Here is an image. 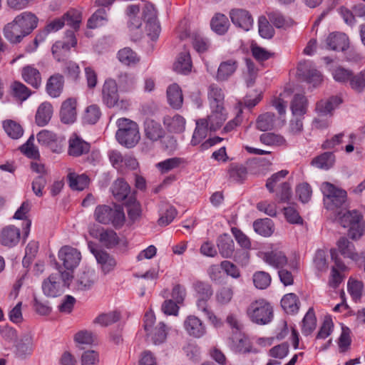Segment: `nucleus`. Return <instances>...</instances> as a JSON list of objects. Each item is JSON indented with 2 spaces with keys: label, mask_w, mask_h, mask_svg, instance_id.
<instances>
[{
  "label": "nucleus",
  "mask_w": 365,
  "mask_h": 365,
  "mask_svg": "<svg viewBox=\"0 0 365 365\" xmlns=\"http://www.w3.org/2000/svg\"><path fill=\"white\" fill-rule=\"evenodd\" d=\"M252 227L257 234L263 237H269L274 232V224L269 218L257 220Z\"/></svg>",
  "instance_id": "44"
},
{
  "label": "nucleus",
  "mask_w": 365,
  "mask_h": 365,
  "mask_svg": "<svg viewBox=\"0 0 365 365\" xmlns=\"http://www.w3.org/2000/svg\"><path fill=\"white\" fill-rule=\"evenodd\" d=\"M227 118V113L225 108L211 109V113L207 118H204L207 122V126L211 131L220 129Z\"/></svg>",
  "instance_id": "28"
},
{
  "label": "nucleus",
  "mask_w": 365,
  "mask_h": 365,
  "mask_svg": "<svg viewBox=\"0 0 365 365\" xmlns=\"http://www.w3.org/2000/svg\"><path fill=\"white\" fill-rule=\"evenodd\" d=\"M91 252L95 256L96 261L101 266L103 274H107L113 271L117 265V262L113 256L103 250L91 248Z\"/></svg>",
  "instance_id": "17"
},
{
  "label": "nucleus",
  "mask_w": 365,
  "mask_h": 365,
  "mask_svg": "<svg viewBox=\"0 0 365 365\" xmlns=\"http://www.w3.org/2000/svg\"><path fill=\"white\" fill-rule=\"evenodd\" d=\"M182 162L180 158H171L157 163L156 167L162 173H167L179 167Z\"/></svg>",
  "instance_id": "61"
},
{
  "label": "nucleus",
  "mask_w": 365,
  "mask_h": 365,
  "mask_svg": "<svg viewBox=\"0 0 365 365\" xmlns=\"http://www.w3.org/2000/svg\"><path fill=\"white\" fill-rule=\"evenodd\" d=\"M103 101L109 108L119 106L118 86L115 80L108 79L105 81L103 89Z\"/></svg>",
  "instance_id": "14"
},
{
  "label": "nucleus",
  "mask_w": 365,
  "mask_h": 365,
  "mask_svg": "<svg viewBox=\"0 0 365 365\" xmlns=\"http://www.w3.org/2000/svg\"><path fill=\"white\" fill-rule=\"evenodd\" d=\"M64 20V24L73 28L74 30H78L80 28L81 23V13L76 9H70L61 16Z\"/></svg>",
  "instance_id": "51"
},
{
  "label": "nucleus",
  "mask_w": 365,
  "mask_h": 365,
  "mask_svg": "<svg viewBox=\"0 0 365 365\" xmlns=\"http://www.w3.org/2000/svg\"><path fill=\"white\" fill-rule=\"evenodd\" d=\"M209 127L205 119H199L196 121V128L194 131L191 143L193 145L199 144L207 136Z\"/></svg>",
  "instance_id": "49"
},
{
  "label": "nucleus",
  "mask_w": 365,
  "mask_h": 365,
  "mask_svg": "<svg viewBox=\"0 0 365 365\" xmlns=\"http://www.w3.org/2000/svg\"><path fill=\"white\" fill-rule=\"evenodd\" d=\"M232 24L245 31L251 29V15L250 11L243 9H232L229 12Z\"/></svg>",
  "instance_id": "15"
},
{
  "label": "nucleus",
  "mask_w": 365,
  "mask_h": 365,
  "mask_svg": "<svg viewBox=\"0 0 365 365\" xmlns=\"http://www.w3.org/2000/svg\"><path fill=\"white\" fill-rule=\"evenodd\" d=\"M116 124L118 126L115 133L117 141L127 148H134L140 139L138 124L125 118H119Z\"/></svg>",
  "instance_id": "1"
},
{
  "label": "nucleus",
  "mask_w": 365,
  "mask_h": 365,
  "mask_svg": "<svg viewBox=\"0 0 365 365\" xmlns=\"http://www.w3.org/2000/svg\"><path fill=\"white\" fill-rule=\"evenodd\" d=\"M229 180L232 182H242L247 177V170L239 164H231L227 170Z\"/></svg>",
  "instance_id": "48"
},
{
  "label": "nucleus",
  "mask_w": 365,
  "mask_h": 365,
  "mask_svg": "<svg viewBox=\"0 0 365 365\" xmlns=\"http://www.w3.org/2000/svg\"><path fill=\"white\" fill-rule=\"evenodd\" d=\"M3 31L6 39L12 44L21 43L27 36L14 19L4 26Z\"/></svg>",
  "instance_id": "25"
},
{
  "label": "nucleus",
  "mask_w": 365,
  "mask_h": 365,
  "mask_svg": "<svg viewBox=\"0 0 365 365\" xmlns=\"http://www.w3.org/2000/svg\"><path fill=\"white\" fill-rule=\"evenodd\" d=\"M298 75L314 87L319 86L323 81L320 71L317 70L311 62H300L297 67Z\"/></svg>",
  "instance_id": "9"
},
{
  "label": "nucleus",
  "mask_w": 365,
  "mask_h": 365,
  "mask_svg": "<svg viewBox=\"0 0 365 365\" xmlns=\"http://www.w3.org/2000/svg\"><path fill=\"white\" fill-rule=\"evenodd\" d=\"M96 221L101 224H112L115 227H121L125 221V214L120 206L114 208L108 205H98L94 212Z\"/></svg>",
  "instance_id": "4"
},
{
  "label": "nucleus",
  "mask_w": 365,
  "mask_h": 365,
  "mask_svg": "<svg viewBox=\"0 0 365 365\" xmlns=\"http://www.w3.org/2000/svg\"><path fill=\"white\" fill-rule=\"evenodd\" d=\"M364 288L363 282L356 279L350 278L348 281L347 289L349 294L355 302L359 300L362 296Z\"/></svg>",
  "instance_id": "59"
},
{
  "label": "nucleus",
  "mask_w": 365,
  "mask_h": 365,
  "mask_svg": "<svg viewBox=\"0 0 365 365\" xmlns=\"http://www.w3.org/2000/svg\"><path fill=\"white\" fill-rule=\"evenodd\" d=\"M342 103V100L339 96H331L327 100H321L316 104L315 110L318 115L327 117L331 115V111L339 104Z\"/></svg>",
  "instance_id": "30"
},
{
  "label": "nucleus",
  "mask_w": 365,
  "mask_h": 365,
  "mask_svg": "<svg viewBox=\"0 0 365 365\" xmlns=\"http://www.w3.org/2000/svg\"><path fill=\"white\" fill-rule=\"evenodd\" d=\"M89 232L91 236L98 239L101 243L108 249L115 247L119 243V237L113 230L91 228Z\"/></svg>",
  "instance_id": "12"
},
{
  "label": "nucleus",
  "mask_w": 365,
  "mask_h": 365,
  "mask_svg": "<svg viewBox=\"0 0 365 365\" xmlns=\"http://www.w3.org/2000/svg\"><path fill=\"white\" fill-rule=\"evenodd\" d=\"M58 257L63 262L65 268L68 270H72L78 265L81 255L77 249L70 246H64L59 250Z\"/></svg>",
  "instance_id": "10"
},
{
  "label": "nucleus",
  "mask_w": 365,
  "mask_h": 365,
  "mask_svg": "<svg viewBox=\"0 0 365 365\" xmlns=\"http://www.w3.org/2000/svg\"><path fill=\"white\" fill-rule=\"evenodd\" d=\"M167 97L168 103L173 108L179 109L181 108L183 97L182 91L178 84L173 83L168 88Z\"/></svg>",
  "instance_id": "36"
},
{
  "label": "nucleus",
  "mask_w": 365,
  "mask_h": 365,
  "mask_svg": "<svg viewBox=\"0 0 365 365\" xmlns=\"http://www.w3.org/2000/svg\"><path fill=\"white\" fill-rule=\"evenodd\" d=\"M163 122L170 133H180L185 130V119L178 114L174 116L166 115L163 118Z\"/></svg>",
  "instance_id": "31"
},
{
  "label": "nucleus",
  "mask_w": 365,
  "mask_h": 365,
  "mask_svg": "<svg viewBox=\"0 0 365 365\" xmlns=\"http://www.w3.org/2000/svg\"><path fill=\"white\" fill-rule=\"evenodd\" d=\"M53 115V106L49 102H43L38 106L35 115L37 125L43 127L46 125Z\"/></svg>",
  "instance_id": "32"
},
{
  "label": "nucleus",
  "mask_w": 365,
  "mask_h": 365,
  "mask_svg": "<svg viewBox=\"0 0 365 365\" xmlns=\"http://www.w3.org/2000/svg\"><path fill=\"white\" fill-rule=\"evenodd\" d=\"M68 180L71 188L75 190H83L88 185V178L86 175L69 173Z\"/></svg>",
  "instance_id": "52"
},
{
  "label": "nucleus",
  "mask_w": 365,
  "mask_h": 365,
  "mask_svg": "<svg viewBox=\"0 0 365 365\" xmlns=\"http://www.w3.org/2000/svg\"><path fill=\"white\" fill-rule=\"evenodd\" d=\"M227 322L232 329L231 347L239 353H249L250 351V339L242 333L243 325L237 318L230 314L227 317Z\"/></svg>",
  "instance_id": "3"
},
{
  "label": "nucleus",
  "mask_w": 365,
  "mask_h": 365,
  "mask_svg": "<svg viewBox=\"0 0 365 365\" xmlns=\"http://www.w3.org/2000/svg\"><path fill=\"white\" fill-rule=\"evenodd\" d=\"M290 108L293 115L302 117L307 109V98L302 94H295Z\"/></svg>",
  "instance_id": "41"
},
{
  "label": "nucleus",
  "mask_w": 365,
  "mask_h": 365,
  "mask_svg": "<svg viewBox=\"0 0 365 365\" xmlns=\"http://www.w3.org/2000/svg\"><path fill=\"white\" fill-rule=\"evenodd\" d=\"M43 294L48 297H56L63 292L62 282L60 281L59 274H51L42 282Z\"/></svg>",
  "instance_id": "16"
},
{
  "label": "nucleus",
  "mask_w": 365,
  "mask_h": 365,
  "mask_svg": "<svg viewBox=\"0 0 365 365\" xmlns=\"http://www.w3.org/2000/svg\"><path fill=\"white\" fill-rule=\"evenodd\" d=\"M349 83L356 92H363L365 90V69L356 74L352 72Z\"/></svg>",
  "instance_id": "57"
},
{
  "label": "nucleus",
  "mask_w": 365,
  "mask_h": 365,
  "mask_svg": "<svg viewBox=\"0 0 365 365\" xmlns=\"http://www.w3.org/2000/svg\"><path fill=\"white\" fill-rule=\"evenodd\" d=\"M110 190L115 199L120 202L128 197L130 192V187L123 179L118 178L112 184Z\"/></svg>",
  "instance_id": "34"
},
{
  "label": "nucleus",
  "mask_w": 365,
  "mask_h": 365,
  "mask_svg": "<svg viewBox=\"0 0 365 365\" xmlns=\"http://www.w3.org/2000/svg\"><path fill=\"white\" fill-rule=\"evenodd\" d=\"M330 255L331 259L334 262L335 265L331 268L329 284L332 287H337L339 284L342 282V276L339 273V270L346 271L347 269V267L339 257L336 249H331Z\"/></svg>",
  "instance_id": "18"
},
{
  "label": "nucleus",
  "mask_w": 365,
  "mask_h": 365,
  "mask_svg": "<svg viewBox=\"0 0 365 365\" xmlns=\"http://www.w3.org/2000/svg\"><path fill=\"white\" fill-rule=\"evenodd\" d=\"M4 130L12 139H19L24 134V129L19 123L7 119L2 122Z\"/></svg>",
  "instance_id": "43"
},
{
  "label": "nucleus",
  "mask_w": 365,
  "mask_h": 365,
  "mask_svg": "<svg viewBox=\"0 0 365 365\" xmlns=\"http://www.w3.org/2000/svg\"><path fill=\"white\" fill-rule=\"evenodd\" d=\"M118 59L125 66H134L139 61L136 53L131 48L126 47L120 49L117 55Z\"/></svg>",
  "instance_id": "50"
},
{
  "label": "nucleus",
  "mask_w": 365,
  "mask_h": 365,
  "mask_svg": "<svg viewBox=\"0 0 365 365\" xmlns=\"http://www.w3.org/2000/svg\"><path fill=\"white\" fill-rule=\"evenodd\" d=\"M302 333L304 336L310 335L317 326V319L313 308H309L302 322Z\"/></svg>",
  "instance_id": "47"
},
{
  "label": "nucleus",
  "mask_w": 365,
  "mask_h": 365,
  "mask_svg": "<svg viewBox=\"0 0 365 365\" xmlns=\"http://www.w3.org/2000/svg\"><path fill=\"white\" fill-rule=\"evenodd\" d=\"M281 306L287 314L297 313L299 309V300L294 293L285 294L281 299Z\"/></svg>",
  "instance_id": "40"
},
{
  "label": "nucleus",
  "mask_w": 365,
  "mask_h": 365,
  "mask_svg": "<svg viewBox=\"0 0 365 365\" xmlns=\"http://www.w3.org/2000/svg\"><path fill=\"white\" fill-rule=\"evenodd\" d=\"M20 237V230L14 225H8L0 232V243L4 246L12 247L19 243Z\"/></svg>",
  "instance_id": "23"
},
{
  "label": "nucleus",
  "mask_w": 365,
  "mask_h": 365,
  "mask_svg": "<svg viewBox=\"0 0 365 365\" xmlns=\"http://www.w3.org/2000/svg\"><path fill=\"white\" fill-rule=\"evenodd\" d=\"M148 334L150 336L153 344H160L163 343L167 338L168 330L166 329V325L163 322H160Z\"/></svg>",
  "instance_id": "53"
},
{
  "label": "nucleus",
  "mask_w": 365,
  "mask_h": 365,
  "mask_svg": "<svg viewBox=\"0 0 365 365\" xmlns=\"http://www.w3.org/2000/svg\"><path fill=\"white\" fill-rule=\"evenodd\" d=\"M108 21L106 11L104 9H98L88 20V29H96L106 24Z\"/></svg>",
  "instance_id": "54"
},
{
  "label": "nucleus",
  "mask_w": 365,
  "mask_h": 365,
  "mask_svg": "<svg viewBox=\"0 0 365 365\" xmlns=\"http://www.w3.org/2000/svg\"><path fill=\"white\" fill-rule=\"evenodd\" d=\"M272 318V307L266 300L260 299L252 304V322L264 325L269 323Z\"/></svg>",
  "instance_id": "6"
},
{
  "label": "nucleus",
  "mask_w": 365,
  "mask_h": 365,
  "mask_svg": "<svg viewBox=\"0 0 365 365\" xmlns=\"http://www.w3.org/2000/svg\"><path fill=\"white\" fill-rule=\"evenodd\" d=\"M33 339L31 335H24L16 346V354L20 358H25L33 352Z\"/></svg>",
  "instance_id": "46"
},
{
  "label": "nucleus",
  "mask_w": 365,
  "mask_h": 365,
  "mask_svg": "<svg viewBox=\"0 0 365 365\" xmlns=\"http://www.w3.org/2000/svg\"><path fill=\"white\" fill-rule=\"evenodd\" d=\"M192 66L191 57L188 51L181 52L173 66L174 70L182 74H188L191 71Z\"/></svg>",
  "instance_id": "38"
},
{
  "label": "nucleus",
  "mask_w": 365,
  "mask_h": 365,
  "mask_svg": "<svg viewBox=\"0 0 365 365\" xmlns=\"http://www.w3.org/2000/svg\"><path fill=\"white\" fill-rule=\"evenodd\" d=\"M31 204L29 201H24L20 207L16 211L14 218L16 220H25V224L24 225V238L28 237L30 232V227L31 222L30 220L26 219V215L30 211Z\"/></svg>",
  "instance_id": "45"
},
{
  "label": "nucleus",
  "mask_w": 365,
  "mask_h": 365,
  "mask_svg": "<svg viewBox=\"0 0 365 365\" xmlns=\"http://www.w3.org/2000/svg\"><path fill=\"white\" fill-rule=\"evenodd\" d=\"M230 26L228 18L221 13L215 14L210 21L212 30L219 35L227 33Z\"/></svg>",
  "instance_id": "35"
},
{
  "label": "nucleus",
  "mask_w": 365,
  "mask_h": 365,
  "mask_svg": "<svg viewBox=\"0 0 365 365\" xmlns=\"http://www.w3.org/2000/svg\"><path fill=\"white\" fill-rule=\"evenodd\" d=\"M269 21L277 29L286 28L290 26V20L286 19L280 12L273 11L267 12Z\"/></svg>",
  "instance_id": "60"
},
{
  "label": "nucleus",
  "mask_w": 365,
  "mask_h": 365,
  "mask_svg": "<svg viewBox=\"0 0 365 365\" xmlns=\"http://www.w3.org/2000/svg\"><path fill=\"white\" fill-rule=\"evenodd\" d=\"M220 254L222 257L230 258L235 251V244L231 236L227 234L220 235L217 241Z\"/></svg>",
  "instance_id": "33"
},
{
  "label": "nucleus",
  "mask_w": 365,
  "mask_h": 365,
  "mask_svg": "<svg viewBox=\"0 0 365 365\" xmlns=\"http://www.w3.org/2000/svg\"><path fill=\"white\" fill-rule=\"evenodd\" d=\"M335 163V155L332 152H325L312 160L311 164L317 168L322 170H329L333 167Z\"/></svg>",
  "instance_id": "39"
},
{
  "label": "nucleus",
  "mask_w": 365,
  "mask_h": 365,
  "mask_svg": "<svg viewBox=\"0 0 365 365\" xmlns=\"http://www.w3.org/2000/svg\"><path fill=\"white\" fill-rule=\"evenodd\" d=\"M91 145L76 133L68 140V154L72 157H79L89 152Z\"/></svg>",
  "instance_id": "19"
},
{
  "label": "nucleus",
  "mask_w": 365,
  "mask_h": 365,
  "mask_svg": "<svg viewBox=\"0 0 365 365\" xmlns=\"http://www.w3.org/2000/svg\"><path fill=\"white\" fill-rule=\"evenodd\" d=\"M184 327L190 336L195 338H200L206 334L205 325L198 317L193 315L185 319Z\"/></svg>",
  "instance_id": "22"
},
{
  "label": "nucleus",
  "mask_w": 365,
  "mask_h": 365,
  "mask_svg": "<svg viewBox=\"0 0 365 365\" xmlns=\"http://www.w3.org/2000/svg\"><path fill=\"white\" fill-rule=\"evenodd\" d=\"M14 20L26 36L29 35L37 27L38 22L37 16L29 11L21 13L14 18Z\"/></svg>",
  "instance_id": "20"
},
{
  "label": "nucleus",
  "mask_w": 365,
  "mask_h": 365,
  "mask_svg": "<svg viewBox=\"0 0 365 365\" xmlns=\"http://www.w3.org/2000/svg\"><path fill=\"white\" fill-rule=\"evenodd\" d=\"M207 99L210 109L225 108V93L218 85L212 83L208 86Z\"/></svg>",
  "instance_id": "24"
},
{
  "label": "nucleus",
  "mask_w": 365,
  "mask_h": 365,
  "mask_svg": "<svg viewBox=\"0 0 365 365\" xmlns=\"http://www.w3.org/2000/svg\"><path fill=\"white\" fill-rule=\"evenodd\" d=\"M193 288L199 298L210 299L213 293L211 285L204 282L197 281L194 282Z\"/></svg>",
  "instance_id": "62"
},
{
  "label": "nucleus",
  "mask_w": 365,
  "mask_h": 365,
  "mask_svg": "<svg viewBox=\"0 0 365 365\" xmlns=\"http://www.w3.org/2000/svg\"><path fill=\"white\" fill-rule=\"evenodd\" d=\"M324 195V204L327 210H334L340 208L346 202V192L336 188L330 182H324L321 185Z\"/></svg>",
  "instance_id": "5"
},
{
  "label": "nucleus",
  "mask_w": 365,
  "mask_h": 365,
  "mask_svg": "<svg viewBox=\"0 0 365 365\" xmlns=\"http://www.w3.org/2000/svg\"><path fill=\"white\" fill-rule=\"evenodd\" d=\"M97 280L94 269L85 268L81 271L76 279V289L81 291L90 289Z\"/></svg>",
  "instance_id": "21"
},
{
  "label": "nucleus",
  "mask_w": 365,
  "mask_h": 365,
  "mask_svg": "<svg viewBox=\"0 0 365 365\" xmlns=\"http://www.w3.org/2000/svg\"><path fill=\"white\" fill-rule=\"evenodd\" d=\"M237 66V61L232 59L222 62L217 70V79L221 81L227 80L235 73Z\"/></svg>",
  "instance_id": "42"
},
{
  "label": "nucleus",
  "mask_w": 365,
  "mask_h": 365,
  "mask_svg": "<svg viewBox=\"0 0 365 365\" xmlns=\"http://www.w3.org/2000/svg\"><path fill=\"white\" fill-rule=\"evenodd\" d=\"M269 22L264 16H261L258 19L259 34L264 38H271L274 34V30Z\"/></svg>",
  "instance_id": "56"
},
{
  "label": "nucleus",
  "mask_w": 365,
  "mask_h": 365,
  "mask_svg": "<svg viewBox=\"0 0 365 365\" xmlns=\"http://www.w3.org/2000/svg\"><path fill=\"white\" fill-rule=\"evenodd\" d=\"M272 278L268 272L264 271L256 272L252 275V282L259 289H267L271 284Z\"/></svg>",
  "instance_id": "55"
},
{
  "label": "nucleus",
  "mask_w": 365,
  "mask_h": 365,
  "mask_svg": "<svg viewBox=\"0 0 365 365\" xmlns=\"http://www.w3.org/2000/svg\"><path fill=\"white\" fill-rule=\"evenodd\" d=\"M143 132L145 138L152 143L161 140L165 135V131L161 124L150 118H147L145 120Z\"/></svg>",
  "instance_id": "13"
},
{
  "label": "nucleus",
  "mask_w": 365,
  "mask_h": 365,
  "mask_svg": "<svg viewBox=\"0 0 365 365\" xmlns=\"http://www.w3.org/2000/svg\"><path fill=\"white\" fill-rule=\"evenodd\" d=\"M118 81L119 87L122 90L127 91L134 87L136 79L132 73H122L118 76Z\"/></svg>",
  "instance_id": "63"
},
{
  "label": "nucleus",
  "mask_w": 365,
  "mask_h": 365,
  "mask_svg": "<svg viewBox=\"0 0 365 365\" xmlns=\"http://www.w3.org/2000/svg\"><path fill=\"white\" fill-rule=\"evenodd\" d=\"M274 114L269 112L260 115L256 121L257 128L262 131L272 129L274 123Z\"/></svg>",
  "instance_id": "58"
},
{
  "label": "nucleus",
  "mask_w": 365,
  "mask_h": 365,
  "mask_svg": "<svg viewBox=\"0 0 365 365\" xmlns=\"http://www.w3.org/2000/svg\"><path fill=\"white\" fill-rule=\"evenodd\" d=\"M64 86V77L60 73L51 76L46 86L47 93L52 98L60 96Z\"/></svg>",
  "instance_id": "29"
},
{
  "label": "nucleus",
  "mask_w": 365,
  "mask_h": 365,
  "mask_svg": "<svg viewBox=\"0 0 365 365\" xmlns=\"http://www.w3.org/2000/svg\"><path fill=\"white\" fill-rule=\"evenodd\" d=\"M336 245L337 249L336 250L337 252H339L344 257L351 259L358 264L365 262V252H356L354 245L346 237H340L337 241Z\"/></svg>",
  "instance_id": "8"
},
{
  "label": "nucleus",
  "mask_w": 365,
  "mask_h": 365,
  "mask_svg": "<svg viewBox=\"0 0 365 365\" xmlns=\"http://www.w3.org/2000/svg\"><path fill=\"white\" fill-rule=\"evenodd\" d=\"M338 214L339 224L345 228H349L348 235L352 240H359L365 231V223L361 212L353 210L346 211L341 215V212Z\"/></svg>",
  "instance_id": "2"
},
{
  "label": "nucleus",
  "mask_w": 365,
  "mask_h": 365,
  "mask_svg": "<svg viewBox=\"0 0 365 365\" xmlns=\"http://www.w3.org/2000/svg\"><path fill=\"white\" fill-rule=\"evenodd\" d=\"M327 48L333 51H345L349 47V38L344 33L334 32L326 39Z\"/></svg>",
  "instance_id": "26"
},
{
  "label": "nucleus",
  "mask_w": 365,
  "mask_h": 365,
  "mask_svg": "<svg viewBox=\"0 0 365 365\" xmlns=\"http://www.w3.org/2000/svg\"><path fill=\"white\" fill-rule=\"evenodd\" d=\"M21 75L24 80L34 88H37L41 85V73L36 68L26 66L22 68Z\"/></svg>",
  "instance_id": "37"
},
{
  "label": "nucleus",
  "mask_w": 365,
  "mask_h": 365,
  "mask_svg": "<svg viewBox=\"0 0 365 365\" xmlns=\"http://www.w3.org/2000/svg\"><path fill=\"white\" fill-rule=\"evenodd\" d=\"M192 43L193 48L198 53H204L210 47L209 40L198 34H194L192 36Z\"/></svg>",
  "instance_id": "64"
},
{
  "label": "nucleus",
  "mask_w": 365,
  "mask_h": 365,
  "mask_svg": "<svg viewBox=\"0 0 365 365\" xmlns=\"http://www.w3.org/2000/svg\"><path fill=\"white\" fill-rule=\"evenodd\" d=\"M65 41H56L51 48L53 57L61 61L67 58L71 47H75L77 40L73 31H67Z\"/></svg>",
  "instance_id": "7"
},
{
  "label": "nucleus",
  "mask_w": 365,
  "mask_h": 365,
  "mask_svg": "<svg viewBox=\"0 0 365 365\" xmlns=\"http://www.w3.org/2000/svg\"><path fill=\"white\" fill-rule=\"evenodd\" d=\"M61 120L63 123L70 124L76 119V101L70 98L63 102L60 110Z\"/></svg>",
  "instance_id": "27"
},
{
  "label": "nucleus",
  "mask_w": 365,
  "mask_h": 365,
  "mask_svg": "<svg viewBox=\"0 0 365 365\" xmlns=\"http://www.w3.org/2000/svg\"><path fill=\"white\" fill-rule=\"evenodd\" d=\"M257 256L276 269L284 267L288 262L285 254L278 250H272L267 252L259 251L257 253Z\"/></svg>",
  "instance_id": "11"
}]
</instances>
